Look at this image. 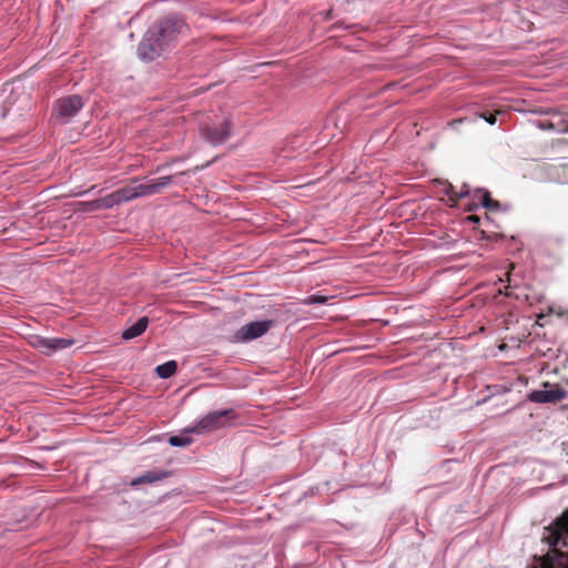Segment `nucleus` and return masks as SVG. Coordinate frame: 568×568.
I'll return each instance as SVG.
<instances>
[{
	"label": "nucleus",
	"instance_id": "obj_27",
	"mask_svg": "<svg viewBox=\"0 0 568 568\" xmlns=\"http://www.w3.org/2000/svg\"><path fill=\"white\" fill-rule=\"evenodd\" d=\"M514 387V384H511L510 387H507L506 385H499V390L503 389L504 392H511Z\"/></svg>",
	"mask_w": 568,
	"mask_h": 568
},
{
	"label": "nucleus",
	"instance_id": "obj_31",
	"mask_svg": "<svg viewBox=\"0 0 568 568\" xmlns=\"http://www.w3.org/2000/svg\"><path fill=\"white\" fill-rule=\"evenodd\" d=\"M505 347H506V344L501 343V344H499L498 349L504 351Z\"/></svg>",
	"mask_w": 568,
	"mask_h": 568
},
{
	"label": "nucleus",
	"instance_id": "obj_3",
	"mask_svg": "<svg viewBox=\"0 0 568 568\" xmlns=\"http://www.w3.org/2000/svg\"><path fill=\"white\" fill-rule=\"evenodd\" d=\"M274 320L252 321L237 328L230 337L233 344H247L268 333L274 327Z\"/></svg>",
	"mask_w": 568,
	"mask_h": 568
},
{
	"label": "nucleus",
	"instance_id": "obj_26",
	"mask_svg": "<svg viewBox=\"0 0 568 568\" xmlns=\"http://www.w3.org/2000/svg\"><path fill=\"white\" fill-rule=\"evenodd\" d=\"M311 298H312L313 303H324V301H325V297H322V296H318V297L311 296Z\"/></svg>",
	"mask_w": 568,
	"mask_h": 568
},
{
	"label": "nucleus",
	"instance_id": "obj_20",
	"mask_svg": "<svg viewBox=\"0 0 568 568\" xmlns=\"http://www.w3.org/2000/svg\"><path fill=\"white\" fill-rule=\"evenodd\" d=\"M119 192L121 194V199H122L123 203L130 202V201H133L136 199L132 182L128 185L120 187Z\"/></svg>",
	"mask_w": 568,
	"mask_h": 568
},
{
	"label": "nucleus",
	"instance_id": "obj_25",
	"mask_svg": "<svg viewBox=\"0 0 568 568\" xmlns=\"http://www.w3.org/2000/svg\"><path fill=\"white\" fill-rule=\"evenodd\" d=\"M517 322H518V316H517V313L515 312V306H511L510 310L508 311V315L505 316V318L503 321V325L505 326L506 329H508L511 324L517 323Z\"/></svg>",
	"mask_w": 568,
	"mask_h": 568
},
{
	"label": "nucleus",
	"instance_id": "obj_11",
	"mask_svg": "<svg viewBox=\"0 0 568 568\" xmlns=\"http://www.w3.org/2000/svg\"><path fill=\"white\" fill-rule=\"evenodd\" d=\"M514 267H515L514 264L510 263L508 265V270L505 273L506 278H503L501 276H499V278H498L499 297L504 294V298H511V297H515L516 300L519 298V295L517 293H515V290L517 288V284L516 283L514 285L511 284L513 280H511L510 270H513Z\"/></svg>",
	"mask_w": 568,
	"mask_h": 568
},
{
	"label": "nucleus",
	"instance_id": "obj_6",
	"mask_svg": "<svg viewBox=\"0 0 568 568\" xmlns=\"http://www.w3.org/2000/svg\"><path fill=\"white\" fill-rule=\"evenodd\" d=\"M84 106L83 99L78 94L67 95L58 99L53 106V115L67 123L75 116Z\"/></svg>",
	"mask_w": 568,
	"mask_h": 568
},
{
	"label": "nucleus",
	"instance_id": "obj_1",
	"mask_svg": "<svg viewBox=\"0 0 568 568\" xmlns=\"http://www.w3.org/2000/svg\"><path fill=\"white\" fill-rule=\"evenodd\" d=\"M185 28L184 20L178 14L156 21L145 31L138 45L139 59L150 62L165 54L174 48Z\"/></svg>",
	"mask_w": 568,
	"mask_h": 568
},
{
	"label": "nucleus",
	"instance_id": "obj_32",
	"mask_svg": "<svg viewBox=\"0 0 568 568\" xmlns=\"http://www.w3.org/2000/svg\"><path fill=\"white\" fill-rule=\"evenodd\" d=\"M521 385H523V381H521L520 378H518V379H517V382H516V386H518V387H519V386H521Z\"/></svg>",
	"mask_w": 568,
	"mask_h": 568
},
{
	"label": "nucleus",
	"instance_id": "obj_18",
	"mask_svg": "<svg viewBox=\"0 0 568 568\" xmlns=\"http://www.w3.org/2000/svg\"><path fill=\"white\" fill-rule=\"evenodd\" d=\"M77 205H78V211L83 212V213L95 212V211L102 210L100 199L92 200V201L78 202Z\"/></svg>",
	"mask_w": 568,
	"mask_h": 568
},
{
	"label": "nucleus",
	"instance_id": "obj_15",
	"mask_svg": "<svg viewBox=\"0 0 568 568\" xmlns=\"http://www.w3.org/2000/svg\"><path fill=\"white\" fill-rule=\"evenodd\" d=\"M100 201H101L102 210H110V209H113L114 206H119L123 203V201L121 199V194L119 192V189L103 197H100Z\"/></svg>",
	"mask_w": 568,
	"mask_h": 568
},
{
	"label": "nucleus",
	"instance_id": "obj_29",
	"mask_svg": "<svg viewBox=\"0 0 568 568\" xmlns=\"http://www.w3.org/2000/svg\"><path fill=\"white\" fill-rule=\"evenodd\" d=\"M562 9L568 10V0H562Z\"/></svg>",
	"mask_w": 568,
	"mask_h": 568
},
{
	"label": "nucleus",
	"instance_id": "obj_2",
	"mask_svg": "<svg viewBox=\"0 0 568 568\" xmlns=\"http://www.w3.org/2000/svg\"><path fill=\"white\" fill-rule=\"evenodd\" d=\"M237 418V414L233 408H224L209 412L195 425L186 428V432H195V434H204L217 430L227 426H232Z\"/></svg>",
	"mask_w": 568,
	"mask_h": 568
},
{
	"label": "nucleus",
	"instance_id": "obj_23",
	"mask_svg": "<svg viewBox=\"0 0 568 568\" xmlns=\"http://www.w3.org/2000/svg\"><path fill=\"white\" fill-rule=\"evenodd\" d=\"M528 398L535 403H549L546 390H534L528 395Z\"/></svg>",
	"mask_w": 568,
	"mask_h": 568
},
{
	"label": "nucleus",
	"instance_id": "obj_14",
	"mask_svg": "<svg viewBox=\"0 0 568 568\" xmlns=\"http://www.w3.org/2000/svg\"><path fill=\"white\" fill-rule=\"evenodd\" d=\"M178 371V363L175 361H168L163 364H160L155 368L156 375L162 379H168L172 377Z\"/></svg>",
	"mask_w": 568,
	"mask_h": 568
},
{
	"label": "nucleus",
	"instance_id": "obj_5",
	"mask_svg": "<svg viewBox=\"0 0 568 568\" xmlns=\"http://www.w3.org/2000/svg\"><path fill=\"white\" fill-rule=\"evenodd\" d=\"M233 123L230 119L223 120L216 124H205L201 126L202 138L213 146L224 144L232 135Z\"/></svg>",
	"mask_w": 568,
	"mask_h": 568
},
{
	"label": "nucleus",
	"instance_id": "obj_13",
	"mask_svg": "<svg viewBox=\"0 0 568 568\" xmlns=\"http://www.w3.org/2000/svg\"><path fill=\"white\" fill-rule=\"evenodd\" d=\"M173 181V176H162L156 180H150L145 183L148 196L159 194L163 189L168 187Z\"/></svg>",
	"mask_w": 568,
	"mask_h": 568
},
{
	"label": "nucleus",
	"instance_id": "obj_22",
	"mask_svg": "<svg viewBox=\"0 0 568 568\" xmlns=\"http://www.w3.org/2000/svg\"><path fill=\"white\" fill-rule=\"evenodd\" d=\"M558 565L562 568H568V557H560ZM539 568H556L555 562L550 558H544Z\"/></svg>",
	"mask_w": 568,
	"mask_h": 568
},
{
	"label": "nucleus",
	"instance_id": "obj_21",
	"mask_svg": "<svg viewBox=\"0 0 568 568\" xmlns=\"http://www.w3.org/2000/svg\"><path fill=\"white\" fill-rule=\"evenodd\" d=\"M142 180H146V178H142V179L133 178L132 179V183H133V187H134V192H135L136 199L148 196L145 183H141L140 182Z\"/></svg>",
	"mask_w": 568,
	"mask_h": 568
},
{
	"label": "nucleus",
	"instance_id": "obj_10",
	"mask_svg": "<svg viewBox=\"0 0 568 568\" xmlns=\"http://www.w3.org/2000/svg\"><path fill=\"white\" fill-rule=\"evenodd\" d=\"M170 476H171L170 470L154 468V469L143 473L140 476L134 477L130 481V486L138 487V486L144 485V484H153V483L163 480Z\"/></svg>",
	"mask_w": 568,
	"mask_h": 568
},
{
	"label": "nucleus",
	"instance_id": "obj_9",
	"mask_svg": "<svg viewBox=\"0 0 568 568\" xmlns=\"http://www.w3.org/2000/svg\"><path fill=\"white\" fill-rule=\"evenodd\" d=\"M439 185L440 192L448 196L452 205H458L459 200L467 199L470 195V186L466 183L463 184L459 191H457L456 187L448 181L440 182Z\"/></svg>",
	"mask_w": 568,
	"mask_h": 568
},
{
	"label": "nucleus",
	"instance_id": "obj_16",
	"mask_svg": "<svg viewBox=\"0 0 568 568\" xmlns=\"http://www.w3.org/2000/svg\"><path fill=\"white\" fill-rule=\"evenodd\" d=\"M191 432H186V428L183 433L178 435H171L168 439L169 444L173 447H186L192 444L193 439L187 436Z\"/></svg>",
	"mask_w": 568,
	"mask_h": 568
},
{
	"label": "nucleus",
	"instance_id": "obj_8",
	"mask_svg": "<svg viewBox=\"0 0 568 568\" xmlns=\"http://www.w3.org/2000/svg\"><path fill=\"white\" fill-rule=\"evenodd\" d=\"M568 538V509L556 520L548 540L552 546L566 545Z\"/></svg>",
	"mask_w": 568,
	"mask_h": 568
},
{
	"label": "nucleus",
	"instance_id": "obj_19",
	"mask_svg": "<svg viewBox=\"0 0 568 568\" xmlns=\"http://www.w3.org/2000/svg\"><path fill=\"white\" fill-rule=\"evenodd\" d=\"M479 118L486 123L494 125L497 121V109L495 108V104H491L489 109H485L479 112Z\"/></svg>",
	"mask_w": 568,
	"mask_h": 568
},
{
	"label": "nucleus",
	"instance_id": "obj_30",
	"mask_svg": "<svg viewBox=\"0 0 568 568\" xmlns=\"http://www.w3.org/2000/svg\"><path fill=\"white\" fill-rule=\"evenodd\" d=\"M498 305H499V310L501 308V306H506V303L504 300H500L499 298V302H498Z\"/></svg>",
	"mask_w": 568,
	"mask_h": 568
},
{
	"label": "nucleus",
	"instance_id": "obj_7",
	"mask_svg": "<svg viewBox=\"0 0 568 568\" xmlns=\"http://www.w3.org/2000/svg\"><path fill=\"white\" fill-rule=\"evenodd\" d=\"M462 201L464 209L468 211H473L478 207L488 210L497 209V203L491 200L489 192L483 189H476L474 191L470 190V195Z\"/></svg>",
	"mask_w": 568,
	"mask_h": 568
},
{
	"label": "nucleus",
	"instance_id": "obj_24",
	"mask_svg": "<svg viewBox=\"0 0 568 568\" xmlns=\"http://www.w3.org/2000/svg\"><path fill=\"white\" fill-rule=\"evenodd\" d=\"M547 397H549V403H554L560 399H564L566 396V392L561 388H555L550 390H546Z\"/></svg>",
	"mask_w": 568,
	"mask_h": 568
},
{
	"label": "nucleus",
	"instance_id": "obj_12",
	"mask_svg": "<svg viewBox=\"0 0 568 568\" xmlns=\"http://www.w3.org/2000/svg\"><path fill=\"white\" fill-rule=\"evenodd\" d=\"M149 323V317H140L134 324H132L122 332V338L124 341H130L142 335L146 331Z\"/></svg>",
	"mask_w": 568,
	"mask_h": 568
},
{
	"label": "nucleus",
	"instance_id": "obj_4",
	"mask_svg": "<svg viewBox=\"0 0 568 568\" xmlns=\"http://www.w3.org/2000/svg\"><path fill=\"white\" fill-rule=\"evenodd\" d=\"M28 344L44 354L51 356L59 351L65 349L74 344L72 338L44 337L39 334H31L27 338Z\"/></svg>",
	"mask_w": 568,
	"mask_h": 568
},
{
	"label": "nucleus",
	"instance_id": "obj_17",
	"mask_svg": "<svg viewBox=\"0 0 568 568\" xmlns=\"http://www.w3.org/2000/svg\"><path fill=\"white\" fill-rule=\"evenodd\" d=\"M536 124L540 130H545V131L568 132V122L562 123L561 125H556L552 121L539 120V121H537Z\"/></svg>",
	"mask_w": 568,
	"mask_h": 568
},
{
	"label": "nucleus",
	"instance_id": "obj_28",
	"mask_svg": "<svg viewBox=\"0 0 568 568\" xmlns=\"http://www.w3.org/2000/svg\"><path fill=\"white\" fill-rule=\"evenodd\" d=\"M466 121H467V119H466V118H465V119L454 120V121L452 122V125L460 124V123H464V122H466Z\"/></svg>",
	"mask_w": 568,
	"mask_h": 568
}]
</instances>
